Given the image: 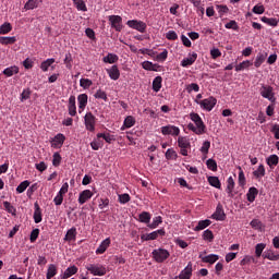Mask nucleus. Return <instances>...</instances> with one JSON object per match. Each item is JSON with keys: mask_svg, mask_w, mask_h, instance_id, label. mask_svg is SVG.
Returning a JSON list of instances; mask_svg holds the SVG:
<instances>
[{"mask_svg": "<svg viewBox=\"0 0 279 279\" xmlns=\"http://www.w3.org/2000/svg\"><path fill=\"white\" fill-rule=\"evenodd\" d=\"M190 119L191 121H193V123H190L187 125L191 132H194V134H197L198 136H202V134H206V124H204V121L202 120V117H199V114L192 112L190 113Z\"/></svg>", "mask_w": 279, "mask_h": 279, "instance_id": "1", "label": "nucleus"}, {"mask_svg": "<svg viewBox=\"0 0 279 279\" xmlns=\"http://www.w3.org/2000/svg\"><path fill=\"white\" fill-rule=\"evenodd\" d=\"M85 269L92 274V276H106V266L101 264H87Z\"/></svg>", "mask_w": 279, "mask_h": 279, "instance_id": "2", "label": "nucleus"}, {"mask_svg": "<svg viewBox=\"0 0 279 279\" xmlns=\"http://www.w3.org/2000/svg\"><path fill=\"white\" fill-rule=\"evenodd\" d=\"M195 104L201 106L203 110H207V112H210L215 106H217V98L215 97H208L203 100H195Z\"/></svg>", "mask_w": 279, "mask_h": 279, "instance_id": "3", "label": "nucleus"}, {"mask_svg": "<svg viewBox=\"0 0 279 279\" xmlns=\"http://www.w3.org/2000/svg\"><path fill=\"white\" fill-rule=\"evenodd\" d=\"M178 145L180 147L181 156H189V150L191 149V141L186 136L178 137Z\"/></svg>", "mask_w": 279, "mask_h": 279, "instance_id": "4", "label": "nucleus"}, {"mask_svg": "<svg viewBox=\"0 0 279 279\" xmlns=\"http://www.w3.org/2000/svg\"><path fill=\"white\" fill-rule=\"evenodd\" d=\"M259 93L264 99H268L271 104H276V94L274 93V87L269 85H263Z\"/></svg>", "mask_w": 279, "mask_h": 279, "instance_id": "5", "label": "nucleus"}, {"mask_svg": "<svg viewBox=\"0 0 279 279\" xmlns=\"http://www.w3.org/2000/svg\"><path fill=\"white\" fill-rule=\"evenodd\" d=\"M108 21L116 32H123V17L120 15H109Z\"/></svg>", "mask_w": 279, "mask_h": 279, "instance_id": "6", "label": "nucleus"}, {"mask_svg": "<svg viewBox=\"0 0 279 279\" xmlns=\"http://www.w3.org/2000/svg\"><path fill=\"white\" fill-rule=\"evenodd\" d=\"M126 25L131 27V29H136V32H140L141 34H145V32H147V24L143 21L129 20Z\"/></svg>", "mask_w": 279, "mask_h": 279, "instance_id": "7", "label": "nucleus"}, {"mask_svg": "<svg viewBox=\"0 0 279 279\" xmlns=\"http://www.w3.org/2000/svg\"><path fill=\"white\" fill-rule=\"evenodd\" d=\"M85 129L87 132H95V125H97V118L93 112H87L84 117Z\"/></svg>", "mask_w": 279, "mask_h": 279, "instance_id": "8", "label": "nucleus"}, {"mask_svg": "<svg viewBox=\"0 0 279 279\" xmlns=\"http://www.w3.org/2000/svg\"><path fill=\"white\" fill-rule=\"evenodd\" d=\"M153 257L157 263H162L169 258V251L165 248H158L153 251Z\"/></svg>", "mask_w": 279, "mask_h": 279, "instance_id": "9", "label": "nucleus"}, {"mask_svg": "<svg viewBox=\"0 0 279 279\" xmlns=\"http://www.w3.org/2000/svg\"><path fill=\"white\" fill-rule=\"evenodd\" d=\"M159 236H165L163 229H158L156 231H153L151 233H144L141 235V239L143 241H156Z\"/></svg>", "mask_w": 279, "mask_h": 279, "instance_id": "10", "label": "nucleus"}, {"mask_svg": "<svg viewBox=\"0 0 279 279\" xmlns=\"http://www.w3.org/2000/svg\"><path fill=\"white\" fill-rule=\"evenodd\" d=\"M64 141H66V137L62 133H58L51 141V147L54 149H60L64 145Z\"/></svg>", "mask_w": 279, "mask_h": 279, "instance_id": "11", "label": "nucleus"}, {"mask_svg": "<svg viewBox=\"0 0 279 279\" xmlns=\"http://www.w3.org/2000/svg\"><path fill=\"white\" fill-rule=\"evenodd\" d=\"M195 60H197V52L189 53L187 57L181 61V66H193V64H195Z\"/></svg>", "mask_w": 279, "mask_h": 279, "instance_id": "12", "label": "nucleus"}, {"mask_svg": "<svg viewBox=\"0 0 279 279\" xmlns=\"http://www.w3.org/2000/svg\"><path fill=\"white\" fill-rule=\"evenodd\" d=\"M211 219L216 221H226V213L223 211V206L220 204L217 206L216 211L211 215Z\"/></svg>", "mask_w": 279, "mask_h": 279, "instance_id": "13", "label": "nucleus"}, {"mask_svg": "<svg viewBox=\"0 0 279 279\" xmlns=\"http://www.w3.org/2000/svg\"><path fill=\"white\" fill-rule=\"evenodd\" d=\"M106 71L110 80H113L114 82H117V80L121 77V71H119L118 65H112L110 69H107Z\"/></svg>", "mask_w": 279, "mask_h": 279, "instance_id": "14", "label": "nucleus"}, {"mask_svg": "<svg viewBox=\"0 0 279 279\" xmlns=\"http://www.w3.org/2000/svg\"><path fill=\"white\" fill-rule=\"evenodd\" d=\"M93 197V192L90 190H84L78 195V204L84 205Z\"/></svg>", "mask_w": 279, "mask_h": 279, "instance_id": "15", "label": "nucleus"}, {"mask_svg": "<svg viewBox=\"0 0 279 279\" xmlns=\"http://www.w3.org/2000/svg\"><path fill=\"white\" fill-rule=\"evenodd\" d=\"M68 112L70 117H75L77 114V106L75 105V96H70L68 104Z\"/></svg>", "mask_w": 279, "mask_h": 279, "instance_id": "16", "label": "nucleus"}, {"mask_svg": "<svg viewBox=\"0 0 279 279\" xmlns=\"http://www.w3.org/2000/svg\"><path fill=\"white\" fill-rule=\"evenodd\" d=\"M77 101H78V112L82 113V111L85 110L86 106H88V95L80 94L77 96Z\"/></svg>", "mask_w": 279, "mask_h": 279, "instance_id": "17", "label": "nucleus"}, {"mask_svg": "<svg viewBox=\"0 0 279 279\" xmlns=\"http://www.w3.org/2000/svg\"><path fill=\"white\" fill-rule=\"evenodd\" d=\"M34 208H35V211L33 215L34 221L35 223H40V221H43V209L40 208V205H38V202H35Z\"/></svg>", "mask_w": 279, "mask_h": 279, "instance_id": "18", "label": "nucleus"}, {"mask_svg": "<svg viewBox=\"0 0 279 279\" xmlns=\"http://www.w3.org/2000/svg\"><path fill=\"white\" fill-rule=\"evenodd\" d=\"M193 276V264H187V266L180 272L179 279H191Z\"/></svg>", "mask_w": 279, "mask_h": 279, "instance_id": "19", "label": "nucleus"}, {"mask_svg": "<svg viewBox=\"0 0 279 279\" xmlns=\"http://www.w3.org/2000/svg\"><path fill=\"white\" fill-rule=\"evenodd\" d=\"M136 125V118L133 116H128L124 119L123 125L121 126V130H130V128H134Z\"/></svg>", "mask_w": 279, "mask_h": 279, "instance_id": "20", "label": "nucleus"}, {"mask_svg": "<svg viewBox=\"0 0 279 279\" xmlns=\"http://www.w3.org/2000/svg\"><path fill=\"white\" fill-rule=\"evenodd\" d=\"M199 258H202L203 263H208L209 265H215L219 260V255L217 254H209L206 256L199 255Z\"/></svg>", "mask_w": 279, "mask_h": 279, "instance_id": "21", "label": "nucleus"}, {"mask_svg": "<svg viewBox=\"0 0 279 279\" xmlns=\"http://www.w3.org/2000/svg\"><path fill=\"white\" fill-rule=\"evenodd\" d=\"M226 192L228 194V197H234V179L232 177H229L227 180Z\"/></svg>", "mask_w": 279, "mask_h": 279, "instance_id": "22", "label": "nucleus"}, {"mask_svg": "<svg viewBox=\"0 0 279 279\" xmlns=\"http://www.w3.org/2000/svg\"><path fill=\"white\" fill-rule=\"evenodd\" d=\"M110 238L105 239L96 250V254H105L106 250L110 247Z\"/></svg>", "mask_w": 279, "mask_h": 279, "instance_id": "23", "label": "nucleus"}, {"mask_svg": "<svg viewBox=\"0 0 279 279\" xmlns=\"http://www.w3.org/2000/svg\"><path fill=\"white\" fill-rule=\"evenodd\" d=\"M102 62H105V64H114L119 62V56L109 52L106 57L102 58Z\"/></svg>", "mask_w": 279, "mask_h": 279, "instance_id": "24", "label": "nucleus"}, {"mask_svg": "<svg viewBox=\"0 0 279 279\" xmlns=\"http://www.w3.org/2000/svg\"><path fill=\"white\" fill-rule=\"evenodd\" d=\"M56 276H58V266H56L54 264H49L46 274V279H51Z\"/></svg>", "mask_w": 279, "mask_h": 279, "instance_id": "25", "label": "nucleus"}, {"mask_svg": "<svg viewBox=\"0 0 279 279\" xmlns=\"http://www.w3.org/2000/svg\"><path fill=\"white\" fill-rule=\"evenodd\" d=\"M77 236V229L75 227H72L70 230H68L65 236H64V241H75Z\"/></svg>", "mask_w": 279, "mask_h": 279, "instance_id": "26", "label": "nucleus"}, {"mask_svg": "<svg viewBox=\"0 0 279 279\" xmlns=\"http://www.w3.org/2000/svg\"><path fill=\"white\" fill-rule=\"evenodd\" d=\"M265 60H267V52H259L256 56L255 62H254V66L256 69H259V66H262L263 62H265Z\"/></svg>", "mask_w": 279, "mask_h": 279, "instance_id": "27", "label": "nucleus"}, {"mask_svg": "<svg viewBox=\"0 0 279 279\" xmlns=\"http://www.w3.org/2000/svg\"><path fill=\"white\" fill-rule=\"evenodd\" d=\"M266 162L270 169H274V167H278L279 157L278 155H270L268 158H266Z\"/></svg>", "mask_w": 279, "mask_h": 279, "instance_id": "28", "label": "nucleus"}, {"mask_svg": "<svg viewBox=\"0 0 279 279\" xmlns=\"http://www.w3.org/2000/svg\"><path fill=\"white\" fill-rule=\"evenodd\" d=\"M257 195H258V190L256 187H250L248 192L246 193L247 202H250L251 204L254 203Z\"/></svg>", "mask_w": 279, "mask_h": 279, "instance_id": "29", "label": "nucleus"}, {"mask_svg": "<svg viewBox=\"0 0 279 279\" xmlns=\"http://www.w3.org/2000/svg\"><path fill=\"white\" fill-rule=\"evenodd\" d=\"M3 75L7 77H12V75L19 74V66L12 65L3 70Z\"/></svg>", "mask_w": 279, "mask_h": 279, "instance_id": "30", "label": "nucleus"}, {"mask_svg": "<svg viewBox=\"0 0 279 279\" xmlns=\"http://www.w3.org/2000/svg\"><path fill=\"white\" fill-rule=\"evenodd\" d=\"M77 266H70L65 269V271L63 272V279H69L71 278V276H75V274H77Z\"/></svg>", "mask_w": 279, "mask_h": 279, "instance_id": "31", "label": "nucleus"}, {"mask_svg": "<svg viewBox=\"0 0 279 279\" xmlns=\"http://www.w3.org/2000/svg\"><path fill=\"white\" fill-rule=\"evenodd\" d=\"M142 68L145 69V71H158V69H160V65L154 64L151 61H144L142 63Z\"/></svg>", "mask_w": 279, "mask_h": 279, "instance_id": "32", "label": "nucleus"}, {"mask_svg": "<svg viewBox=\"0 0 279 279\" xmlns=\"http://www.w3.org/2000/svg\"><path fill=\"white\" fill-rule=\"evenodd\" d=\"M160 88H162V77L161 76H157L153 81V90L155 93H159Z\"/></svg>", "mask_w": 279, "mask_h": 279, "instance_id": "33", "label": "nucleus"}, {"mask_svg": "<svg viewBox=\"0 0 279 279\" xmlns=\"http://www.w3.org/2000/svg\"><path fill=\"white\" fill-rule=\"evenodd\" d=\"M3 206L4 209L7 210V213H9L10 215H12L13 217H16V207L13 206L10 202L4 201L3 202Z\"/></svg>", "mask_w": 279, "mask_h": 279, "instance_id": "34", "label": "nucleus"}, {"mask_svg": "<svg viewBox=\"0 0 279 279\" xmlns=\"http://www.w3.org/2000/svg\"><path fill=\"white\" fill-rule=\"evenodd\" d=\"M43 0H28L26 3H25V5H24V8L26 9V10H36V8H38V5H40V2H41Z\"/></svg>", "mask_w": 279, "mask_h": 279, "instance_id": "35", "label": "nucleus"}, {"mask_svg": "<svg viewBox=\"0 0 279 279\" xmlns=\"http://www.w3.org/2000/svg\"><path fill=\"white\" fill-rule=\"evenodd\" d=\"M211 221L208 219L198 221V225L194 228L195 232H199V230H206L208 226H210Z\"/></svg>", "mask_w": 279, "mask_h": 279, "instance_id": "36", "label": "nucleus"}, {"mask_svg": "<svg viewBox=\"0 0 279 279\" xmlns=\"http://www.w3.org/2000/svg\"><path fill=\"white\" fill-rule=\"evenodd\" d=\"M138 221L141 223H149L151 221V215L148 211H143L138 215Z\"/></svg>", "mask_w": 279, "mask_h": 279, "instance_id": "37", "label": "nucleus"}, {"mask_svg": "<svg viewBox=\"0 0 279 279\" xmlns=\"http://www.w3.org/2000/svg\"><path fill=\"white\" fill-rule=\"evenodd\" d=\"M161 133L165 136H167V135L175 136V126H171V125L162 126Z\"/></svg>", "mask_w": 279, "mask_h": 279, "instance_id": "38", "label": "nucleus"}, {"mask_svg": "<svg viewBox=\"0 0 279 279\" xmlns=\"http://www.w3.org/2000/svg\"><path fill=\"white\" fill-rule=\"evenodd\" d=\"M262 23H266V25H270V27H277L278 26V20L274 19V17H267V16H263L260 19Z\"/></svg>", "mask_w": 279, "mask_h": 279, "instance_id": "39", "label": "nucleus"}, {"mask_svg": "<svg viewBox=\"0 0 279 279\" xmlns=\"http://www.w3.org/2000/svg\"><path fill=\"white\" fill-rule=\"evenodd\" d=\"M53 62H56V59H53V58L43 61L40 64L41 71H44V73H47V71H49V66H51V64H53Z\"/></svg>", "mask_w": 279, "mask_h": 279, "instance_id": "40", "label": "nucleus"}, {"mask_svg": "<svg viewBox=\"0 0 279 279\" xmlns=\"http://www.w3.org/2000/svg\"><path fill=\"white\" fill-rule=\"evenodd\" d=\"M74 5L81 12H88V8H86V2L83 0H73Z\"/></svg>", "mask_w": 279, "mask_h": 279, "instance_id": "41", "label": "nucleus"}, {"mask_svg": "<svg viewBox=\"0 0 279 279\" xmlns=\"http://www.w3.org/2000/svg\"><path fill=\"white\" fill-rule=\"evenodd\" d=\"M265 247H267V244L265 243H258L255 246V256L257 258H260V256H263V252L265 251Z\"/></svg>", "mask_w": 279, "mask_h": 279, "instance_id": "42", "label": "nucleus"}, {"mask_svg": "<svg viewBox=\"0 0 279 279\" xmlns=\"http://www.w3.org/2000/svg\"><path fill=\"white\" fill-rule=\"evenodd\" d=\"M264 258H267L268 260H279V254L274 253V251H266L263 254Z\"/></svg>", "mask_w": 279, "mask_h": 279, "instance_id": "43", "label": "nucleus"}, {"mask_svg": "<svg viewBox=\"0 0 279 279\" xmlns=\"http://www.w3.org/2000/svg\"><path fill=\"white\" fill-rule=\"evenodd\" d=\"M251 66L252 62L250 60H245L235 66V71H245V69H250Z\"/></svg>", "mask_w": 279, "mask_h": 279, "instance_id": "44", "label": "nucleus"}, {"mask_svg": "<svg viewBox=\"0 0 279 279\" xmlns=\"http://www.w3.org/2000/svg\"><path fill=\"white\" fill-rule=\"evenodd\" d=\"M90 147L94 149V151H99V149L104 147V141H101V138H97L90 143Z\"/></svg>", "mask_w": 279, "mask_h": 279, "instance_id": "45", "label": "nucleus"}, {"mask_svg": "<svg viewBox=\"0 0 279 279\" xmlns=\"http://www.w3.org/2000/svg\"><path fill=\"white\" fill-rule=\"evenodd\" d=\"M160 223H162V217L157 216L153 219L151 223H148V228H150V230H156Z\"/></svg>", "mask_w": 279, "mask_h": 279, "instance_id": "46", "label": "nucleus"}, {"mask_svg": "<svg viewBox=\"0 0 279 279\" xmlns=\"http://www.w3.org/2000/svg\"><path fill=\"white\" fill-rule=\"evenodd\" d=\"M253 175L257 179L265 178V166L259 165L258 168L253 172Z\"/></svg>", "mask_w": 279, "mask_h": 279, "instance_id": "47", "label": "nucleus"}, {"mask_svg": "<svg viewBox=\"0 0 279 279\" xmlns=\"http://www.w3.org/2000/svg\"><path fill=\"white\" fill-rule=\"evenodd\" d=\"M250 226L254 229V230H259L262 232L263 228H265V226H263V222L258 219H253L250 222Z\"/></svg>", "mask_w": 279, "mask_h": 279, "instance_id": "48", "label": "nucleus"}, {"mask_svg": "<svg viewBox=\"0 0 279 279\" xmlns=\"http://www.w3.org/2000/svg\"><path fill=\"white\" fill-rule=\"evenodd\" d=\"M208 182H209L210 186H214L215 189H221V181H219V178L209 177Z\"/></svg>", "mask_w": 279, "mask_h": 279, "instance_id": "49", "label": "nucleus"}, {"mask_svg": "<svg viewBox=\"0 0 279 279\" xmlns=\"http://www.w3.org/2000/svg\"><path fill=\"white\" fill-rule=\"evenodd\" d=\"M29 184L31 183L28 180L21 182L16 187V193H25V191H27V187L29 186Z\"/></svg>", "mask_w": 279, "mask_h": 279, "instance_id": "50", "label": "nucleus"}, {"mask_svg": "<svg viewBox=\"0 0 279 279\" xmlns=\"http://www.w3.org/2000/svg\"><path fill=\"white\" fill-rule=\"evenodd\" d=\"M10 32H12V24L5 22L4 24H2L0 26V34L1 35L10 34Z\"/></svg>", "mask_w": 279, "mask_h": 279, "instance_id": "51", "label": "nucleus"}, {"mask_svg": "<svg viewBox=\"0 0 279 279\" xmlns=\"http://www.w3.org/2000/svg\"><path fill=\"white\" fill-rule=\"evenodd\" d=\"M203 156H208V151H210V141H205L199 149Z\"/></svg>", "mask_w": 279, "mask_h": 279, "instance_id": "52", "label": "nucleus"}, {"mask_svg": "<svg viewBox=\"0 0 279 279\" xmlns=\"http://www.w3.org/2000/svg\"><path fill=\"white\" fill-rule=\"evenodd\" d=\"M16 37H0V45H14Z\"/></svg>", "mask_w": 279, "mask_h": 279, "instance_id": "53", "label": "nucleus"}, {"mask_svg": "<svg viewBox=\"0 0 279 279\" xmlns=\"http://www.w3.org/2000/svg\"><path fill=\"white\" fill-rule=\"evenodd\" d=\"M97 138H104V141H106V143L109 144L112 143V141H114V137L110 135V133H98Z\"/></svg>", "mask_w": 279, "mask_h": 279, "instance_id": "54", "label": "nucleus"}, {"mask_svg": "<svg viewBox=\"0 0 279 279\" xmlns=\"http://www.w3.org/2000/svg\"><path fill=\"white\" fill-rule=\"evenodd\" d=\"M203 239H204V241H208L209 243H213L215 235L213 234V231L207 229L203 232Z\"/></svg>", "mask_w": 279, "mask_h": 279, "instance_id": "55", "label": "nucleus"}, {"mask_svg": "<svg viewBox=\"0 0 279 279\" xmlns=\"http://www.w3.org/2000/svg\"><path fill=\"white\" fill-rule=\"evenodd\" d=\"M108 206H110V199L109 198L98 199V208L100 210H104V208H108Z\"/></svg>", "mask_w": 279, "mask_h": 279, "instance_id": "56", "label": "nucleus"}, {"mask_svg": "<svg viewBox=\"0 0 279 279\" xmlns=\"http://www.w3.org/2000/svg\"><path fill=\"white\" fill-rule=\"evenodd\" d=\"M95 99H102L104 101H108V95L106 94V92L98 89L95 95H94Z\"/></svg>", "mask_w": 279, "mask_h": 279, "instance_id": "57", "label": "nucleus"}, {"mask_svg": "<svg viewBox=\"0 0 279 279\" xmlns=\"http://www.w3.org/2000/svg\"><path fill=\"white\" fill-rule=\"evenodd\" d=\"M60 162H62V156H60V153H54L52 156L53 167H60Z\"/></svg>", "mask_w": 279, "mask_h": 279, "instance_id": "58", "label": "nucleus"}, {"mask_svg": "<svg viewBox=\"0 0 279 279\" xmlns=\"http://www.w3.org/2000/svg\"><path fill=\"white\" fill-rule=\"evenodd\" d=\"M80 86L82 88H89L93 86V81H90L89 78H81L80 80Z\"/></svg>", "mask_w": 279, "mask_h": 279, "instance_id": "59", "label": "nucleus"}, {"mask_svg": "<svg viewBox=\"0 0 279 279\" xmlns=\"http://www.w3.org/2000/svg\"><path fill=\"white\" fill-rule=\"evenodd\" d=\"M130 199H132V197H130V194H128V193L120 194L118 196V202H120L121 204H128V202H130Z\"/></svg>", "mask_w": 279, "mask_h": 279, "instance_id": "60", "label": "nucleus"}, {"mask_svg": "<svg viewBox=\"0 0 279 279\" xmlns=\"http://www.w3.org/2000/svg\"><path fill=\"white\" fill-rule=\"evenodd\" d=\"M207 165V169H209L210 171H217V161L215 159H208L206 161Z\"/></svg>", "mask_w": 279, "mask_h": 279, "instance_id": "61", "label": "nucleus"}, {"mask_svg": "<svg viewBox=\"0 0 279 279\" xmlns=\"http://www.w3.org/2000/svg\"><path fill=\"white\" fill-rule=\"evenodd\" d=\"M39 234H40V229H34L31 232V238H29L31 243H36V240L38 239Z\"/></svg>", "mask_w": 279, "mask_h": 279, "instance_id": "62", "label": "nucleus"}, {"mask_svg": "<svg viewBox=\"0 0 279 279\" xmlns=\"http://www.w3.org/2000/svg\"><path fill=\"white\" fill-rule=\"evenodd\" d=\"M245 173L243 172V169L239 167V185L243 186L245 184Z\"/></svg>", "mask_w": 279, "mask_h": 279, "instance_id": "63", "label": "nucleus"}, {"mask_svg": "<svg viewBox=\"0 0 279 279\" xmlns=\"http://www.w3.org/2000/svg\"><path fill=\"white\" fill-rule=\"evenodd\" d=\"M186 90L187 93H199V85H197L196 83H191L190 85H187Z\"/></svg>", "mask_w": 279, "mask_h": 279, "instance_id": "64", "label": "nucleus"}]
</instances>
